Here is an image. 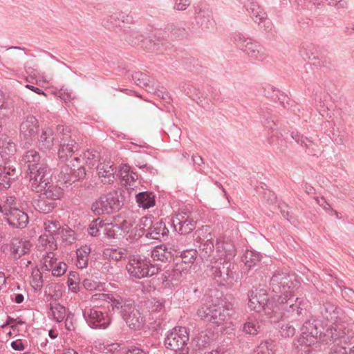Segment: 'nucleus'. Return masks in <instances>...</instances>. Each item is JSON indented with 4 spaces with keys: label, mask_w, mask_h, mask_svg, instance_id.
<instances>
[{
    "label": "nucleus",
    "mask_w": 354,
    "mask_h": 354,
    "mask_svg": "<svg viewBox=\"0 0 354 354\" xmlns=\"http://www.w3.org/2000/svg\"><path fill=\"white\" fill-rule=\"evenodd\" d=\"M261 259V255L259 252L247 250L242 257V261L247 267L251 268L260 262Z\"/></svg>",
    "instance_id": "a19ab883"
},
{
    "label": "nucleus",
    "mask_w": 354,
    "mask_h": 354,
    "mask_svg": "<svg viewBox=\"0 0 354 354\" xmlns=\"http://www.w3.org/2000/svg\"><path fill=\"white\" fill-rule=\"evenodd\" d=\"M88 324L93 328H106L111 322V319L106 313L90 308L83 313Z\"/></svg>",
    "instance_id": "2eb2a0df"
},
{
    "label": "nucleus",
    "mask_w": 354,
    "mask_h": 354,
    "mask_svg": "<svg viewBox=\"0 0 354 354\" xmlns=\"http://www.w3.org/2000/svg\"><path fill=\"white\" fill-rule=\"evenodd\" d=\"M126 268L129 275L136 279L151 277L157 274L160 270L158 266L150 264L148 261L135 256L129 257Z\"/></svg>",
    "instance_id": "0eeeda50"
},
{
    "label": "nucleus",
    "mask_w": 354,
    "mask_h": 354,
    "mask_svg": "<svg viewBox=\"0 0 354 354\" xmlns=\"http://www.w3.org/2000/svg\"><path fill=\"white\" fill-rule=\"evenodd\" d=\"M3 207V214L12 209L23 208L20 203L15 196H6L3 197L2 199Z\"/></svg>",
    "instance_id": "79ce46f5"
},
{
    "label": "nucleus",
    "mask_w": 354,
    "mask_h": 354,
    "mask_svg": "<svg viewBox=\"0 0 354 354\" xmlns=\"http://www.w3.org/2000/svg\"><path fill=\"white\" fill-rule=\"evenodd\" d=\"M171 223L174 230L180 234H189L195 228V221L187 212L182 211L176 214Z\"/></svg>",
    "instance_id": "dca6fc26"
},
{
    "label": "nucleus",
    "mask_w": 354,
    "mask_h": 354,
    "mask_svg": "<svg viewBox=\"0 0 354 354\" xmlns=\"http://www.w3.org/2000/svg\"><path fill=\"white\" fill-rule=\"evenodd\" d=\"M241 50L251 58L256 60L262 61L267 57L265 48L257 42L253 41L251 39L246 42L244 48Z\"/></svg>",
    "instance_id": "412c9836"
},
{
    "label": "nucleus",
    "mask_w": 354,
    "mask_h": 354,
    "mask_svg": "<svg viewBox=\"0 0 354 354\" xmlns=\"http://www.w3.org/2000/svg\"><path fill=\"white\" fill-rule=\"evenodd\" d=\"M299 282L293 274L283 270H277L270 280V286L272 292L277 294L291 295L293 290L297 288Z\"/></svg>",
    "instance_id": "39448f33"
},
{
    "label": "nucleus",
    "mask_w": 354,
    "mask_h": 354,
    "mask_svg": "<svg viewBox=\"0 0 354 354\" xmlns=\"http://www.w3.org/2000/svg\"><path fill=\"white\" fill-rule=\"evenodd\" d=\"M151 257L153 261L165 262L171 259V252L165 245H160L151 250Z\"/></svg>",
    "instance_id": "473e14b6"
},
{
    "label": "nucleus",
    "mask_w": 354,
    "mask_h": 354,
    "mask_svg": "<svg viewBox=\"0 0 354 354\" xmlns=\"http://www.w3.org/2000/svg\"><path fill=\"white\" fill-rule=\"evenodd\" d=\"M97 168L99 177L104 178L102 181L108 183L113 182L116 168L113 164L111 165L110 162L101 163L97 165Z\"/></svg>",
    "instance_id": "2f4dec72"
},
{
    "label": "nucleus",
    "mask_w": 354,
    "mask_h": 354,
    "mask_svg": "<svg viewBox=\"0 0 354 354\" xmlns=\"http://www.w3.org/2000/svg\"><path fill=\"white\" fill-rule=\"evenodd\" d=\"M275 308L278 313H274L272 322H277L282 317L300 316L306 312L305 303L303 298L295 297L291 295L278 296Z\"/></svg>",
    "instance_id": "f03ea898"
},
{
    "label": "nucleus",
    "mask_w": 354,
    "mask_h": 354,
    "mask_svg": "<svg viewBox=\"0 0 354 354\" xmlns=\"http://www.w3.org/2000/svg\"><path fill=\"white\" fill-rule=\"evenodd\" d=\"M32 204L37 211L43 214H48L52 212L56 206L55 201L49 200V198L42 195H40L39 198L35 200Z\"/></svg>",
    "instance_id": "7c9ffc66"
},
{
    "label": "nucleus",
    "mask_w": 354,
    "mask_h": 354,
    "mask_svg": "<svg viewBox=\"0 0 354 354\" xmlns=\"http://www.w3.org/2000/svg\"><path fill=\"white\" fill-rule=\"evenodd\" d=\"M187 36L188 32L183 27H175L171 31V37L174 39H183Z\"/></svg>",
    "instance_id": "bf43d9fd"
},
{
    "label": "nucleus",
    "mask_w": 354,
    "mask_h": 354,
    "mask_svg": "<svg viewBox=\"0 0 354 354\" xmlns=\"http://www.w3.org/2000/svg\"><path fill=\"white\" fill-rule=\"evenodd\" d=\"M280 333L283 337H292L295 334V328L290 324H285L281 326Z\"/></svg>",
    "instance_id": "e2e57ef3"
},
{
    "label": "nucleus",
    "mask_w": 354,
    "mask_h": 354,
    "mask_svg": "<svg viewBox=\"0 0 354 354\" xmlns=\"http://www.w3.org/2000/svg\"><path fill=\"white\" fill-rule=\"evenodd\" d=\"M83 286L85 289L92 291L102 288V285L91 279H85L82 282Z\"/></svg>",
    "instance_id": "052dcab7"
},
{
    "label": "nucleus",
    "mask_w": 354,
    "mask_h": 354,
    "mask_svg": "<svg viewBox=\"0 0 354 354\" xmlns=\"http://www.w3.org/2000/svg\"><path fill=\"white\" fill-rule=\"evenodd\" d=\"M197 251L194 249L183 250L180 252V258L185 263H192L196 257Z\"/></svg>",
    "instance_id": "864d4df0"
},
{
    "label": "nucleus",
    "mask_w": 354,
    "mask_h": 354,
    "mask_svg": "<svg viewBox=\"0 0 354 354\" xmlns=\"http://www.w3.org/2000/svg\"><path fill=\"white\" fill-rule=\"evenodd\" d=\"M39 128L38 120L35 116L28 115L24 119L19 127V136L24 147L34 142Z\"/></svg>",
    "instance_id": "f8f14e48"
},
{
    "label": "nucleus",
    "mask_w": 354,
    "mask_h": 354,
    "mask_svg": "<svg viewBox=\"0 0 354 354\" xmlns=\"http://www.w3.org/2000/svg\"><path fill=\"white\" fill-rule=\"evenodd\" d=\"M86 163L90 167H93L99 160V153L95 151H87L84 153Z\"/></svg>",
    "instance_id": "4d7b16f0"
},
{
    "label": "nucleus",
    "mask_w": 354,
    "mask_h": 354,
    "mask_svg": "<svg viewBox=\"0 0 354 354\" xmlns=\"http://www.w3.org/2000/svg\"><path fill=\"white\" fill-rule=\"evenodd\" d=\"M6 170H7L6 167L3 168L0 167V189H7L10 187L11 177L7 174Z\"/></svg>",
    "instance_id": "13d9d810"
},
{
    "label": "nucleus",
    "mask_w": 354,
    "mask_h": 354,
    "mask_svg": "<svg viewBox=\"0 0 354 354\" xmlns=\"http://www.w3.org/2000/svg\"><path fill=\"white\" fill-rule=\"evenodd\" d=\"M169 230L166 227L165 223L160 221L155 223L149 228L146 236L149 239H160L161 237L167 236Z\"/></svg>",
    "instance_id": "cd10ccee"
},
{
    "label": "nucleus",
    "mask_w": 354,
    "mask_h": 354,
    "mask_svg": "<svg viewBox=\"0 0 354 354\" xmlns=\"http://www.w3.org/2000/svg\"><path fill=\"white\" fill-rule=\"evenodd\" d=\"M104 231H105V235L109 238V239H117L118 234L116 233V227H115V225H113L112 223H107L104 224Z\"/></svg>",
    "instance_id": "0e129e2a"
},
{
    "label": "nucleus",
    "mask_w": 354,
    "mask_h": 354,
    "mask_svg": "<svg viewBox=\"0 0 354 354\" xmlns=\"http://www.w3.org/2000/svg\"><path fill=\"white\" fill-rule=\"evenodd\" d=\"M129 251L124 248H108L102 252V256L105 259L120 261L128 257Z\"/></svg>",
    "instance_id": "a878e982"
},
{
    "label": "nucleus",
    "mask_w": 354,
    "mask_h": 354,
    "mask_svg": "<svg viewBox=\"0 0 354 354\" xmlns=\"http://www.w3.org/2000/svg\"><path fill=\"white\" fill-rule=\"evenodd\" d=\"M189 339L188 329L185 327H176L165 339V345L173 351H180V354H188L187 342Z\"/></svg>",
    "instance_id": "1a4fd4ad"
},
{
    "label": "nucleus",
    "mask_w": 354,
    "mask_h": 354,
    "mask_svg": "<svg viewBox=\"0 0 354 354\" xmlns=\"http://www.w3.org/2000/svg\"><path fill=\"white\" fill-rule=\"evenodd\" d=\"M214 310V304L204 306L198 310V316L206 322H211L214 317L213 313Z\"/></svg>",
    "instance_id": "49530a36"
},
{
    "label": "nucleus",
    "mask_w": 354,
    "mask_h": 354,
    "mask_svg": "<svg viewBox=\"0 0 354 354\" xmlns=\"http://www.w3.org/2000/svg\"><path fill=\"white\" fill-rule=\"evenodd\" d=\"M44 187L45 188H42V192H40L41 195L55 201L59 198L62 194L61 189L57 185L53 183L52 180L49 181L47 186Z\"/></svg>",
    "instance_id": "4c0bfd02"
},
{
    "label": "nucleus",
    "mask_w": 354,
    "mask_h": 354,
    "mask_svg": "<svg viewBox=\"0 0 354 354\" xmlns=\"http://www.w3.org/2000/svg\"><path fill=\"white\" fill-rule=\"evenodd\" d=\"M196 24L205 30H209L214 28V21L212 12L209 10L200 8L195 17Z\"/></svg>",
    "instance_id": "5701e85b"
},
{
    "label": "nucleus",
    "mask_w": 354,
    "mask_h": 354,
    "mask_svg": "<svg viewBox=\"0 0 354 354\" xmlns=\"http://www.w3.org/2000/svg\"><path fill=\"white\" fill-rule=\"evenodd\" d=\"M247 10L250 13L251 17L256 23L261 24V22L269 24L267 19V15L263 11V8L256 2H251L248 6Z\"/></svg>",
    "instance_id": "c85d7f7f"
},
{
    "label": "nucleus",
    "mask_w": 354,
    "mask_h": 354,
    "mask_svg": "<svg viewBox=\"0 0 354 354\" xmlns=\"http://www.w3.org/2000/svg\"><path fill=\"white\" fill-rule=\"evenodd\" d=\"M248 307L252 310L263 313L269 318L272 319L274 313H278V308H275L277 299H271L268 296L267 290L263 288H255L248 293Z\"/></svg>",
    "instance_id": "f257e3e1"
},
{
    "label": "nucleus",
    "mask_w": 354,
    "mask_h": 354,
    "mask_svg": "<svg viewBox=\"0 0 354 354\" xmlns=\"http://www.w3.org/2000/svg\"><path fill=\"white\" fill-rule=\"evenodd\" d=\"M136 202L139 207L148 209L155 205V196L150 192H140L136 195Z\"/></svg>",
    "instance_id": "c9c22d12"
},
{
    "label": "nucleus",
    "mask_w": 354,
    "mask_h": 354,
    "mask_svg": "<svg viewBox=\"0 0 354 354\" xmlns=\"http://www.w3.org/2000/svg\"><path fill=\"white\" fill-rule=\"evenodd\" d=\"M316 319L306 320L301 328V335L295 343L298 354H307L310 352L309 347L319 339L320 331L318 330V323Z\"/></svg>",
    "instance_id": "7ed1b4c3"
},
{
    "label": "nucleus",
    "mask_w": 354,
    "mask_h": 354,
    "mask_svg": "<svg viewBox=\"0 0 354 354\" xmlns=\"http://www.w3.org/2000/svg\"><path fill=\"white\" fill-rule=\"evenodd\" d=\"M346 344H340L339 342L335 343L331 348L330 354H346L347 350Z\"/></svg>",
    "instance_id": "69168bd1"
},
{
    "label": "nucleus",
    "mask_w": 354,
    "mask_h": 354,
    "mask_svg": "<svg viewBox=\"0 0 354 354\" xmlns=\"http://www.w3.org/2000/svg\"><path fill=\"white\" fill-rule=\"evenodd\" d=\"M151 309L152 312H161L164 310L165 305L162 301L159 299H153L151 301Z\"/></svg>",
    "instance_id": "774afa93"
},
{
    "label": "nucleus",
    "mask_w": 354,
    "mask_h": 354,
    "mask_svg": "<svg viewBox=\"0 0 354 354\" xmlns=\"http://www.w3.org/2000/svg\"><path fill=\"white\" fill-rule=\"evenodd\" d=\"M67 268V265L64 261L58 260L52 267V270L48 271H51L52 274L55 277H61L65 274Z\"/></svg>",
    "instance_id": "603ef678"
},
{
    "label": "nucleus",
    "mask_w": 354,
    "mask_h": 354,
    "mask_svg": "<svg viewBox=\"0 0 354 354\" xmlns=\"http://www.w3.org/2000/svg\"><path fill=\"white\" fill-rule=\"evenodd\" d=\"M132 77L137 85L142 87H145L147 90H148V88L149 89L151 88V82L147 74L140 72H136L132 75Z\"/></svg>",
    "instance_id": "a18cd8bd"
},
{
    "label": "nucleus",
    "mask_w": 354,
    "mask_h": 354,
    "mask_svg": "<svg viewBox=\"0 0 354 354\" xmlns=\"http://www.w3.org/2000/svg\"><path fill=\"white\" fill-rule=\"evenodd\" d=\"M214 310L213 313L214 317L212 322L221 325L223 322L226 321L231 315L230 312L232 309L229 306H224L223 305L214 304Z\"/></svg>",
    "instance_id": "c756f323"
},
{
    "label": "nucleus",
    "mask_w": 354,
    "mask_h": 354,
    "mask_svg": "<svg viewBox=\"0 0 354 354\" xmlns=\"http://www.w3.org/2000/svg\"><path fill=\"white\" fill-rule=\"evenodd\" d=\"M73 167L69 165H64L59 174V180L65 184L71 185L73 183L84 178L86 175V171L84 167H77L75 169V165L73 164Z\"/></svg>",
    "instance_id": "6ab92c4d"
},
{
    "label": "nucleus",
    "mask_w": 354,
    "mask_h": 354,
    "mask_svg": "<svg viewBox=\"0 0 354 354\" xmlns=\"http://www.w3.org/2000/svg\"><path fill=\"white\" fill-rule=\"evenodd\" d=\"M54 250H46V254L43 256V268L48 271L52 270L53 265L58 261L56 254L53 252Z\"/></svg>",
    "instance_id": "de8ad7c7"
},
{
    "label": "nucleus",
    "mask_w": 354,
    "mask_h": 354,
    "mask_svg": "<svg viewBox=\"0 0 354 354\" xmlns=\"http://www.w3.org/2000/svg\"><path fill=\"white\" fill-rule=\"evenodd\" d=\"M45 231L49 234L41 235L39 238V243L44 247L46 250H55L57 248L54 234L60 229V224L56 221H46L44 223Z\"/></svg>",
    "instance_id": "4468645a"
},
{
    "label": "nucleus",
    "mask_w": 354,
    "mask_h": 354,
    "mask_svg": "<svg viewBox=\"0 0 354 354\" xmlns=\"http://www.w3.org/2000/svg\"><path fill=\"white\" fill-rule=\"evenodd\" d=\"M31 247V243L23 239L13 238L10 241V252L15 259L28 253Z\"/></svg>",
    "instance_id": "4be33fe9"
},
{
    "label": "nucleus",
    "mask_w": 354,
    "mask_h": 354,
    "mask_svg": "<svg viewBox=\"0 0 354 354\" xmlns=\"http://www.w3.org/2000/svg\"><path fill=\"white\" fill-rule=\"evenodd\" d=\"M216 337V334L212 329H207L201 331L196 337L198 346L201 347H205L207 345L210 344Z\"/></svg>",
    "instance_id": "58836bf2"
},
{
    "label": "nucleus",
    "mask_w": 354,
    "mask_h": 354,
    "mask_svg": "<svg viewBox=\"0 0 354 354\" xmlns=\"http://www.w3.org/2000/svg\"><path fill=\"white\" fill-rule=\"evenodd\" d=\"M319 339L326 344L330 342L347 344L350 340V337L346 335L345 327L342 324H335L328 328L326 332L322 334L320 333Z\"/></svg>",
    "instance_id": "ddd939ff"
},
{
    "label": "nucleus",
    "mask_w": 354,
    "mask_h": 354,
    "mask_svg": "<svg viewBox=\"0 0 354 354\" xmlns=\"http://www.w3.org/2000/svg\"><path fill=\"white\" fill-rule=\"evenodd\" d=\"M275 351V344L272 340H266L262 342L253 351L252 354H274Z\"/></svg>",
    "instance_id": "37998d69"
},
{
    "label": "nucleus",
    "mask_w": 354,
    "mask_h": 354,
    "mask_svg": "<svg viewBox=\"0 0 354 354\" xmlns=\"http://www.w3.org/2000/svg\"><path fill=\"white\" fill-rule=\"evenodd\" d=\"M54 140L53 129L48 127L43 128L38 137V147L44 151L50 150L54 145Z\"/></svg>",
    "instance_id": "393cba45"
},
{
    "label": "nucleus",
    "mask_w": 354,
    "mask_h": 354,
    "mask_svg": "<svg viewBox=\"0 0 354 354\" xmlns=\"http://www.w3.org/2000/svg\"><path fill=\"white\" fill-rule=\"evenodd\" d=\"M131 36L133 39H129V41L134 45H140L142 48L149 50H157L158 49L156 47V44L153 43L151 39L147 38L143 39V36L139 35L137 32L133 31Z\"/></svg>",
    "instance_id": "72a5a7b5"
},
{
    "label": "nucleus",
    "mask_w": 354,
    "mask_h": 354,
    "mask_svg": "<svg viewBox=\"0 0 354 354\" xmlns=\"http://www.w3.org/2000/svg\"><path fill=\"white\" fill-rule=\"evenodd\" d=\"M104 227L103 221L97 218L92 221L88 229L89 234L92 236H97L99 235L100 229Z\"/></svg>",
    "instance_id": "5fc2aeb1"
},
{
    "label": "nucleus",
    "mask_w": 354,
    "mask_h": 354,
    "mask_svg": "<svg viewBox=\"0 0 354 354\" xmlns=\"http://www.w3.org/2000/svg\"><path fill=\"white\" fill-rule=\"evenodd\" d=\"M260 330L259 322L255 317H250L247 322L244 324L243 330L246 334L257 335Z\"/></svg>",
    "instance_id": "c03bdc74"
},
{
    "label": "nucleus",
    "mask_w": 354,
    "mask_h": 354,
    "mask_svg": "<svg viewBox=\"0 0 354 354\" xmlns=\"http://www.w3.org/2000/svg\"><path fill=\"white\" fill-rule=\"evenodd\" d=\"M250 39L245 38L241 33L235 32L233 35L232 40L233 42L236 44V46L242 49L244 48V45H245L246 42L248 41Z\"/></svg>",
    "instance_id": "680f3d73"
},
{
    "label": "nucleus",
    "mask_w": 354,
    "mask_h": 354,
    "mask_svg": "<svg viewBox=\"0 0 354 354\" xmlns=\"http://www.w3.org/2000/svg\"><path fill=\"white\" fill-rule=\"evenodd\" d=\"M342 297L348 301L354 304V290L349 288H344L342 290Z\"/></svg>",
    "instance_id": "338daca9"
},
{
    "label": "nucleus",
    "mask_w": 354,
    "mask_h": 354,
    "mask_svg": "<svg viewBox=\"0 0 354 354\" xmlns=\"http://www.w3.org/2000/svg\"><path fill=\"white\" fill-rule=\"evenodd\" d=\"M57 133L60 138L59 147L58 150L59 158L64 162L71 157L73 153L78 150V145L72 138L71 131L63 125L57 127Z\"/></svg>",
    "instance_id": "9d476101"
},
{
    "label": "nucleus",
    "mask_w": 354,
    "mask_h": 354,
    "mask_svg": "<svg viewBox=\"0 0 354 354\" xmlns=\"http://www.w3.org/2000/svg\"><path fill=\"white\" fill-rule=\"evenodd\" d=\"M3 216L8 225L13 228L24 229L29 222L28 216L22 208L12 209L4 214Z\"/></svg>",
    "instance_id": "a211bd4d"
},
{
    "label": "nucleus",
    "mask_w": 354,
    "mask_h": 354,
    "mask_svg": "<svg viewBox=\"0 0 354 354\" xmlns=\"http://www.w3.org/2000/svg\"><path fill=\"white\" fill-rule=\"evenodd\" d=\"M133 22V17L124 12H119L109 15L104 26L108 28L115 27H122L126 24H130Z\"/></svg>",
    "instance_id": "aec40b11"
},
{
    "label": "nucleus",
    "mask_w": 354,
    "mask_h": 354,
    "mask_svg": "<svg viewBox=\"0 0 354 354\" xmlns=\"http://www.w3.org/2000/svg\"><path fill=\"white\" fill-rule=\"evenodd\" d=\"M40 156L39 153L35 150H30L26 151L24 156H22L21 161L24 162V164L27 165L28 169L29 171L31 170V167H37L41 165H44V163L40 162Z\"/></svg>",
    "instance_id": "f704fd0d"
},
{
    "label": "nucleus",
    "mask_w": 354,
    "mask_h": 354,
    "mask_svg": "<svg viewBox=\"0 0 354 354\" xmlns=\"http://www.w3.org/2000/svg\"><path fill=\"white\" fill-rule=\"evenodd\" d=\"M319 312L324 319L335 322L339 316L341 308L330 301H326L320 306Z\"/></svg>",
    "instance_id": "b1692460"
},
{
    "label": "nucleus",
    "mask_w": 354,
    "mask_h": 354,
    "mask_svg": "<svg viewBox=\"0 0 354 354\" xmlns=\"http://www.w3.org/2000/svg\"><path fill=\"white\" fill-rule=\"evenodd\" d=\"M122 298L120 297H114L112 295L105 294L102 292L95 293L91 296V301L93 302H95L97 301H106L111 304L113 310H115L113 304V300L121 299Z\"/></svg>",
    "instance_id": "09e8293b"
},
{
    "label": "nucleus",
    "mask_w": 354,
    "mask_h": 354,
    "mask_svg": "<svg viewBox=\"0 0 354 354\" xmlns=\"http://www.w3.org/2000/svg\"><path fill=\"white\" fill-rule=\"evenodd\" d=\"M118 175L123 185H131V183L138 178L137 174L131 171L130 167L127 165H124L120 168Z\"/></svg>",
    "instance_id": "ea45409f"
},
{
    "label": "nucleus",
    "mask_w": 354,
    "mask_h": 354,
    "mask_svg": "<svg viewBox=\"0 0 354 354\" xmlns=\"http://www.w3.org/2000/svg\"><path fill=\"white\" fill-rule=\"evenodd\" d=\"M51 180L50 169L46 164L41 165L37 168L31 167L29 171L30 187L35 192H41L42 188H45L44 186H47Z\"/></svg>",
    "instance_id": "9b49d317"
},
{
    "label": "nucleus",
    "mask_w": 354,
    "mask_h": 354,
    "mask_svg": "<svg viewBox=\"0 0 354 354\" xmlns=\"http://www.w3.org/2000/svg\"><path fill=\"white\" fill-rule=\"evenodd\" d=\"M291 137L296 142L306 148H310L313 145V142L310 139L304 137L298 132L292 131L291 133Z\"/></svg>",
    "instance_id": "6e6d98bb"
},
{
    "label": "nucleus",
    "mask_w": 354,
    "mask_h": 354,
    "mask_svg": "<svg viewBox=\"0 0 354 354\" xmlns=\"http://www.w3.org/2000/svg\"><path fill=\"white\" fill-rule=\"evenodd\" d=\"M236 254V249L232 241L230 239L218 241L216 243V257L218 261H230Z\"/></svg>",
    "instance_id": "f3484780"
},
{
    "label": "nucleus",
    "mask_w": 354,
    "mask_h": 354,
    "mask_svg": "<svg viewBox=\"0 0 354 354\" xmlns=\"http://www.w3.org/2000/svg\"><path fill=\"white\" fill-rule=\"evenodd\" d=\"M43 277L41 272L38 270H33L32 272L31 286L35 290H40L43 286Z\"/></svg>",
    "instance_id": "8fccbe9b"
},
{
    "label": "nucleus",
    "mask_w": 354,
    "mask_h": 354,
    "mask_svg": "<svg viewBox=\"0 0 354 354\" xmlns=\"http://www.w3.org/2000/svg\"><path fill=\"white\" fill-rule=\"evenodd\" d=\"M199 239L201 243L199 245L200 256L203 259L210 261L211 254L214 248L212 236L209 233L205 238L202 239L199 236Z\"/></svg>",
    "instance_id": "bb28decb"
},
{
    "label": "nucleus",
    "mask_w": 354,
    "mask_h": 354,
    "mask_svg": "<svg viewBox=\"0 0 354 354\" xmlns=\"http://www.w3.org/2000/svg\"><path fill=\"white\" fill-rule=\"evenodd\" d=\"M212 264V275L220 285H227L233 283L234 266L227 261H218L216 257L210 259Z\"/></svg>",
    "instance_id": "6e6552de"
},
{
    "label": "nucleus",
    "mask_w": 354,
    "mask_h": 354,
    "mask_svg": "<svg viewBox=\"0 0 354 354\" xmlns=\"http://www.w3.org/2000/svg\"><path fill=\"white\" fill-rule=\"evenodd\" d=\"M122 205L119 199V192L111 190L101 195L91 205L92 212L97 216L111 214L118 211Z\"/></svg>",
    "instance_id": "423d86ee"
},
{
    "label": "nucleus",
    "mask_w": 354,
    "mask_h": 354,
    "mask_svg": "<svg viewBox=\"0 0 354 354\" xmlns=\"http://www.w3.org/2000/svg\"><path fill=\"white\" fill-rule=\"evenodd\" d=\"M115 311H118L129 328H140L144 323V318L139 310L136 308L134 301L131 299L113 300Z\"/></svg>",
    "instance_id": "20e7f679"
},
{
    "label": "nucleus",
    "mask_w": 354,
    "mask_h": 354,
    "mask_svg": "<svg viewBox=\"0 0 354 354\" xmlns=\"http://www.w3.org/2000/svg\"><path fill=\"white\" fill-rule=\"evenodd\" d=\"M15 144L12 140L6 135L0 136V153L2 156L6 159L7 155H12L15 151Z\"/></svg>",
    "instance_id": "e433bc0d"
},
{
    "label": "nucleus",
    "mask_w": 354,
    "mask_h": 354,
    "mask_svg": "<svg viewBox=\"0 0 354 354\" xmlns=\"http://www.w3.org/2000/svg\"><path fill=\"white\" fill-rule=\"evenodd\" d=\"M51 316L57 322H62L66 316V308L61 305L51 307Z\"/></svg>",
    "instance_id": "3c124183"
}]
</instances>
